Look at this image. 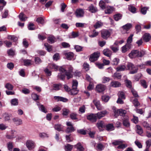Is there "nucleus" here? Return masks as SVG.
<instances>
[{"label": "nucleus", "instance_id": "11", "mask_svg": "<svg viewBox=\"0 0 151 151\" xmlns=\"http://www.w3.org/2000/svg\"><path fill=\"white\" fill-rule=\"evenodd\" d=\"M26 145L28 148L30 150L35 147V143L31 140H28L26 142Z\"/></svg>", "mask_w": 151, "mask_h": 151}, {"label": "nucleus", "instance_id": "61", "mask_svg": "<svg viewBox=\"0 0 151 151\" xmlns=\"http://www.w3.org/2000/svg\"><path fill=\"white\" fill-rule=\"evenodd\" d=\"M28 29L29 30H34L35 27H34V24L32 23H30L28 26Z\"/></svg>", "mask_w": 151, "mask_h": 151}, {"label": "nucleus", "instance_id": "38", "mask_svg": "<svg viewBox=\"0 0 151 151\" xmlns=\"http://www.w3.org/2000/svg\"><path fill=\"white\" fill-rule=\"evenodd\" d=\"M13 143L12 142H9L7 143V147L9 151H12L13 148Z\"/></svg>", "mask_w": 151, "mask_h": 151}, {"label": "nucleus", "instance_id": "56", "mask_svg": "<svg viewBox=\"0 0 151 151\" xmlns=\"http://www.w3.org/2000/svg\"><path fill=\"white\" fill-rule=\"evenodd\" d=\"M65 74H63L61 73H58V78L60 80H64L65 79Z\"/></svg>", "mask_w": 151, "mask_h": 151}, {"label": "nucleus", "instance_id": "35", "mask_svg": "<svg viewBox=\"0 0 151 151\" xmlns=\"http://www.w3.org/2000/svg\"><path fill=\"white\" fill-rule=\"evenodd\" d=\"M99 5L102 9H105L107 6L106 5V3L103 0H101L100 1L99 4Z\"/></svg>", "mask_w": 151, "mask_h": 151}, {"label": "nucleus", "instance_id": "49", "mask_svg": "<svg viewBox=\"0 0 151 151\" xmlns=\"http://www.w3.org/2000/svg\"><path fill=\"white\" fill-rule=\"evenodd\" d=\"M38 108L39 110L45 113H47V109L45 108L44 106L42 105H40L39 106Z\"/></svg>", "mask_w": 151, "mask_h": 151}, {"label": "nucleus", "instance_id": "36", "mask_svg": "<svg viewBox=\"0 0 151 151\" xmlns=\"http://www.w3.org/2000/svg\"><path fill=\"white\" fill-rule=\"evenodd\" d=\"M106 129L108 131H111L114 130V127L113 124H110L106 126Z\"/></svg>", "mask_w": 151, "mask_h": 151}, {"label": "nucleus", "instance_id": "64", "mask_svg": "<svg viewBox=\"0 0 151 151\" xmlns=\"http://www.w3.org/2000/svg\"><path fill=\"white\" fill-rule=\"evenodd\" d=\"M95 65L99 69H102L104 66V64L103 63H100L98 62L95 63Z\"/></svg>", "mask_w": 151, "mask_h": 151}, {"label": "nucleus", "instance_id": "25", "mask_svg": "<svg viewBox=\"0 0 151 151\" xmlns=\"http://www.w3.org/2000/svg\"><path fill=\"white\" fill-rule=\"evenodd\" d=\"M63 85L61 83L54 84H53L54 90L55 91H58L62 87Z\"/></svg>", "mask_w": 151, "mask_h": 151}, {"label": "nucleus", "instance_id": "3", "mask_svg": "<svg viewBox=\"0 0 151 151\" xmlns=\"http://www.w3.org/2000/svg\"><path fill=\"white\" fill-rule=\"evenodd\" d=\"M78 85V81L76 80H73L72 88L70 89L68 93L72 95L77 94L78 92V90L77 88Z\"/></svg>", "mask_w": 151, "mask_h": 151}, {"label": "nucleus", "instance_id": "37", "mask_svg": "<svg viewBox=\"0 0 151 151\" xmlns=\"http://www.w3.org/2000/svg\"><path fill=\"white\" fill-rule=\"evenodd\" d=\"M98 34V32H96L95 30H93L91 33H90L89 36L90 37H94L97 36Z\"/></svg>", "mask_w": 151, "mask_h": 151}, {"label": "nucleus", "instance_id": "20", "mask_svg": "<svg viewBox=\"0 0 151 151\" xmlns=\"http://www.w3.org/2000/svg\"><path fill=\"white\" fill-rule=\"evenodd\" d=\"M106 113L107 111H103L100 112H98L97 114H96V116H97V119H100L104 116Z\"/></svg>", "mask_w": 151, "mask_h": 151}, {"label": "nucleus", "instance_id": "17", "mask_svg": "<svg viewBox=\"0 0 151 151\" xmlns=\"http://www.w3.org/2000/svg\"><path fill=\"white\" fill-rule=\"evenodd\" d=\"M12 120L17 125H21L22 123V120L18 117H15L13 118Z\"/></svg>", "mask_w": 151, "mask_h": 151}, {"label": "nucleus", "instance_id": "5", "mask_svg": "<svg viewBox=\"0 0 151 151\" xmlns=\"http://www.w3.org/2000/svg\"><path fill=\"white\" fill-rule=\"evenodd\" d=\"M145 51L141 50L139 51L137 50H133V58L138 57H142L145 54Z\"/></svg>", "mask_w": 151, "mask_h": 151}, {"label": "nucleus", "instance_id": "57", "mask_svg": "<svg viewBox=\"0 0 151 151\" xmlns=\"http://www.w3.org/2000/svg\"><path fill=\"white\" fill-rule=\"evenodd\" d=\"M31 96L32 99L35 101H37L39 99V96L36 93H32Z\"/></svg>", "mask_w": 151, "mask_h": 151}, {"label": "nucleus", "instance_id": "45", "mask_svg": "<svg viewBox=\"0 0 151 151\" xmlns=\"http://www.w3.org/2000/svg\"><path fill=\"white\" fill-rule=\"evenodd\" d=\"M104 148V146L101 143L98 144L96 146V149L98 151H101Z\"/></svg>", "mask_w": 151, "mask_h": 151}, {"label": "nucleus", "instance_id": "18", "mask_svg": "<svg viewBox=\"0 0 151 151\" xmlns=\"http://www.w3.org/2000/svg\"><path fill=\"white\" fill-rule=\"evenodd\" d=\"M110 85L112 87L117 88L121 86V83L116 81H113L111 82Z\"/></svg>", "mask_w": 151, "mask_h": 151}, {"label": "nucleus", "instance_id": "27", "mask_svg": "<svg viewBox=\"0 0 151 151\" xmlns=\"http://www.w3.org/2000/svg\"><path fill=\"white\" fill-rule=\"evenodd\" d=\"M123 119V124L126 127H129V123L128 121V117L127 116H125Z\"/></svg>", "mask_w": 151, "mask_h": 151}, {"label": "nucleus", "instance_id": "1", "mask_svg": "<svg viewBox=\"0 0 151 151\" xmlns=\"http://www.w3.org/2000/svg\"><path fill=\"white\" fill-rule=\"evenodd\" d=\"M73 68L70 65H67L64 68L62 67H60L59 68V71L60 73H65L66 76L67 77V79H69L72 78L73 76Z\"/></svg>", "mask_w": 151, "mask_h": 151}, {"label": "nucleus", "instance_id": "15", "mask_svg": "<svg viewBox=\"0 0 151 151\" xmlns=\"http://www.w3.org/2000/svg\"><path fill=\"white\" fill-rule=\"evenodd\" d=\"M64 55L66 58V59L69 60H72L73 59L74 54L72 52H69L64 53Z\"/></svg>", "mask_w": 151, "mask_h": 151}, {"label": "nucleus", "instance_id": "46", "mask_svg": "<svg viewBox=\"0 0 151 151\" xmlns=\"http://www.w3.org/2000/svg\"><path fill=\"white\" fill-rule=\"evenodd\" d=\"M8 39H10L14 42H16L18 38L17 37L14 35H8L7 37Z\"/></svg>", "mask_w": 151, "mask_h": 151}, {"label": "nucleus", "instance_id": "26", "mask_svg": "<svg viewBox=\"0 0 151 151\" xmlns=\"http://www.w3.org/2000/svg\"><path fill=\"white\" fill-rule=\"evenodd\" d=\"M135 130L137 133L140 135L142 134L143 132V130L142 128L139 125H136Z\"/></svg>", "mask_w": 151, "mask_h": 151}, {"label": "nucleus", "instance_id": "48", "mask_svg": "<svg viewBox=\"0 0 151 151\" xmlns=\"http://www.w3.org/2000/svg\"><path fill=\"white\" fill-rule=\"evenodd\" d=\"M5 87L8 90H12L13 88V86L9 83H7L5 86Z\"/></svg>", "mask_w": 151, "mask_h": 151}, {"label": "nucleus", "instance_id": "59", "mask_svg": "<svg viewBox=\"0 0 151 151\" xmlns=\"http://www.w3.org/2000/svg\"><path fill=\"white\" fill-rule=\"evenodd\" d=\"M39 137L42 138H44L45 137H48L49 135L45 133H41L39 134Z\"/></svg>", "mask_w": 151, "mask_h": 151}, {"label": "nucleus", "instance_id": "12", "mask_svg": "<svg viewBox=\"0 0 151 151\" xmlns=\"http://www.w3.org/2000/svg\"><path fill=\"white\" fill-rule=\"evenodd\" d=\"M93 102L98 110H101L103 108L100 104V101L96 99H94Z\"/></svg>", "mask_w": 151, "mask_h": 151}, {"label": "nucleus", "instance_id": "62", "mask_svg": "<svg viewBox=\"0 0 151 151\" xmlns=\"http://www.w3.org/2000/svg\"><path fill=\"white\" fill-rule=\"evenodd\" d=\"M12 105H17L18 104V99H12L11 101Z\"/></svg>", "mask_w": 151, "mask_h": 151}, {"label": "nucleus", "instance_id": "19", "mask_svg": "<svg viewBox=\"0 0 151 151\" xmlns=\"http://www.w3.org/2000/svg\"><path fill=\"white\" fill-rule=\"evenodd\" d=\"M103 54L105 56L110 58L111 55V51L108 49H104L103 51Z\"/></svg>", "mask_w": 151, "mask_h": 151}, {"label": "nucleus", "instance_id": "28", "mask_svg": "<svg viewBox=\"0 0 151 151\" xmlns=\"http://www.w3.org/2000/svg\"><path fill=\"white\" fill-rule=\"evenodd\" d=\"M143 38L145 42H148L150 40L151 36L149 34L146 33L143 35Z\"/></svg>", "mask_w": 151, "mask_h": 151}, {"label": "nucleus", "instance_id": "34", "mask_svg": "<svg viewBox=\"0 0 151 151\" xmlns=\"http://www.w3.org/2000/svg\"><path fill=\"white\" fill-rule=\"evenodd\" d=\"M75 129L74 128L73 126H71L70 127H68L67 128L65 129V132L67 133H71L72 132L74 131Z\"/></svg>", "mask_w": 151, "mask_h": 151}, {"label": "nucleus", "instance_id": "21", "mask_svg": "<svg viewBox=\"0 0 151 151\" xmlns=\"http://www.w3.org/2000/svg\"><path fill=\"white\" fill-rule=\"evenodd\" d=\"M105 9V12L106 14H110L114 11V8L110 6H107Z\"/></svg>", "mask_w": 151, "mask_h": 151}, {"label": "nucleus", "instance_id": "39", "mask_svg": "<svg viewBox=\"0 0 151 151\" xmlns=\"http://www.w3.org/2000/svg\"><path fill=\"white\" fill-rule=\"evenodd\" d=\"M78 114L75 113L73 112L71 113L70 114V117L72 120L77 119V117Z\"/></svg>", "mask_w": 151, "mask_h": 151}, {"label": "nucleus", "instance_id": "16", "mask_svg": "<svg viewBox=\"0 0 151 151\" xmlns=\"http://www.w3.org/2000/svg\"><path fill=\"white\" fill-rule=\"evenodd\" d=\"M54 99L57 101H61L64 102H66L68 101V99L59 96H55Z\"/></svg>", "mask_w": 151, "mask_h": 151}, {"label": "nucleus", "instance_id": "29", "mask_svg": "<svg viewBox=\"0 0 151 151\" xmlns=\"http://www.w3.org/2000/svg\"><path fill=\"white\" fill-rule=\"evenodd\" d=\"M112 77H113L114 79L118 80L120 79L121 78L122 75L120 73L116 72L112 76Z\"/></svg>", "mask_w": 151, "mask_h": 151}, {"label": "nucleus", "instance_id": "2", "mask_svg": "<svg viewBox=\"0 0 151 151\" xmlns=\"http://www.w3.org/2000/svg\"><path fill=\"white\" fill-rule=\"evenodd\" d=\"M132 42V34H131L127 39L126 44L122 47V52H125L131 47Z\"/></svg>", "mask_w": 151, "mask_h": 151}, {"label": "nucleus", "instance_id": "24", "mask_svg": "<svg viewBox=\"0 0 151 151\" xmlns=\"http://www.w3.org/2000/svg\"><path fill=\"white\" fill-rule=\"evenodd\" d=\"M75 147L77 149L76 151H83L84 148L81 143H78L75 145Z\"/></svg>", "mask_w": 151, "mask_h": 151}, {"label": "nucleus", "instance_id": "33", "mask_svg": "<svg viewBox=\"0 0 151 151\" xmlns=\"http://www.w3.org/2000/svg\"><path fill=\"white\" fill-rule=\"evenodd\" d=\"M19 17L21 21H25L27 18V17L22 12H21L19 14Z\"/></svg>", "mask_w": 151, "mask_h": 151}, {"label": "nucleus", "instance_id": "41", "mask_svg": "<svg viewBox=\"0 0 151 151\" xmlns=\"http://www.w3.org/2000/svg\"><path fill=\"white\" fill-rule=\"evenodd\" d=\"M55 37L52 36H50L47 39L48 42L50 43H54L55 42Z\"/></svg>", "mask_w": 151, "mask_h": 151}, {"label": "nucleus", "instance_id": "40", "mask_svg": "<svg viewBox=\"0 0 151 151\" xmlns=\"http://www.w3.org/2000/svg\"><path fill=\"white\" fill-rule=\"evenodd\" d=\"M142 75L141 73H138L134 77V81H138L142 77Z\"/></svg>", "mask_w": 151, "mask_h": 151}, {"label": "nucleus", "instance_id": "55", "mask_svg": "<svg viewBox=\"0 0 151 151\" xmlns=\"http://www.w3.org/2000/svg\"><path fill=\"white\" fill-rule=\"evenodd\" d=\"M31 61L29 60H24V65L26 66L30 65H31Z\"/></svg>", "mask_w": 151, "mask_h": 151}, {"label": "nucleus", "instance_id": "30", "mask_svg": "<svg viewBox=\"0 0 151 151\" xmlns=\"http://www.w3.org/2000/svg\"><path fill=\"white\" fill-rule=\"evenodd\" d=\"M133 104L136 108L139 107L140 105V103L138 101L137 99H135L133 101Z\"/></svg>", "mask_w": 151, "mask_h": 151}, {"label": "nucleus", "instance_id": "13", "mask_svg": "<svg viewBox=\"0 0 151 151\" xmlns=\"http://www.w3.org/2000/svg\"><path fill=\"white\" fill-rule=\"evenodd\" d=\"M96 125L100 131H102L103 128L105 127L104 122L101 121H99L97 123Z\"/></svg>", "mask_w": 151, "mask_h": 151}, {"label": "nucleus", "instance_id": "10", "mask_svg": "<svg viewBox=\"0 0 151 151\" xmlns=\"http://www.w3.org/2000/svg\"><path fill=\"white\" fill-rule=\"evenodd\" d=\"M106 88V86L104 85L99 84L96 86V89L97 92H102L104 91Z\"/></svg>", "mask_w": 151, "mask_h": 151}, {"label": "nucleus", "instance_id": "32", "mask_svg": "<svg viewBox=\"0 0 151 151\" xmlns=\"http://www.w3.org/2000/svg\"><path fill=\"white\" fill-rule=\"evenodd\" d=\"M48 67L51 69H54L55 71L57 70L58 69V66L54 63H51L49 64Z\"/></svg>", "mask_w": 151, "mask_h": 151}, {"label": "nucleus", "instance_id": "14", "mask_svg": "<svg viewBox=\"0 0 151 151\" xmlns=\"http://www.w3.org/2000/svg\"><path fill=\"white\" fill-rule=\"evenodd\" d=\"M84 12L81 9H77L75 12V14L77 17L79 18L83 16Z\"/></svg>", "mask_w": 151, "mask_h": 151}, {"label": "nucleus", "instance_id": "43", "mask_svg": "<svg viewBox=\"0 0 151 151\" xmlns=\"http://www.w3.org/2000/svg\"><path fill=\"white\" fill-rule=\"evenodd\" d=\"M103 25V24L102 22L98 21L94 25L93 27L96 29L102 26Z\"/></svg>", "mask_w": 151, "mask_h": 151}, {"label": "nucleus", "instance_id": "4", "mask_svg": "<svg viewBox=\"0 0 151 151\" xmlns=\"http://www.w3.org/2000/svg\"><path fill=\"white\" fill-rule=\"evenodd\" d=\"M124 141L121 140H116L114 141L112 144L113 145H118L117 148L118 149H122L127 147V145L126 144H123Z\"/></svg>", "mask_w": 151, "mask_h": 151}, {"label": "nucleus", "instance_id": "6", "mask_svg": "<svg viewBox=\"0 0 151 151\" xmlns=\"http://www.w3.org/2000/svg\"><path fill=\"white\" fill-rule=\"evenodd\" d=\"M100 56L99 52H95L92 54L89 58V60L91 62H94L97 60Z\"/></svg>", "mask_w": 151, "mask_h": 151}, {"label": "nucleus", "instance_id": "60", "mask_svg": "<svg viewBox=\"0 0 151 151\" xmlns=\"http://www.w3.org/2000/svg\"><path fill=\"white\" fill-rule=\"evenodd\" d=\"M113 110L114 116L117 117L119 115V109L116 110L115 108L114 107L113 108Z\"/></svg>", "mask_w": 151, "mask_h": 151}, {"label": "nucleus", "instance_id": "31", "mask_svg": "<svg viewBox=\"0 0 151 151\" xmlns=\"http://www.w3.org/2000/svg\"><path fill=\"white\" fill-rule=\"evenodd\" d=\"M126 68L125 66L124 65H121L119 66L116 68L117 71H124Z\"/></svg>", "mask_w": 151, "mask_h": 151}, {"label": "nucleus", "instance_id": "9", "mask_svg": "<svg viewBox=\"0 0 151 151\" xmlns=\"http://www.w3.org/2000/svg\"><path fill=\"white\" fill-rule=\"evenodd\" d=\"M87 118L92 122H96L97 120V116L95 114H91L88 115L87 116Z\"/></svg>", "mask_w": 151, "mask_h": 151}, {"label": "nucleus", "instance_id": "42", "mask_svg": "<svg viewBox=\"0 0 151 151\" xmlns=\"http://www.w3.org/2000/svg\"><path fill=\"white\" fill-rule=\"evenodd\" d=\"M36 21L39 24H43L44 23V20L41 17L37 18Z\"/></svg>", "mask_w": 151, "mask_h": 151}, {"label": "nucleus", "instance_id": "44", "mask_svg": "<svg viewBox=\"0 0 151 151\" xmlns=\"http://www.w3.org/2000/svg\"><path fill=\"white\" fill-rule=\"evenodd\" d=\"M73 147V145L68 144L65 146V149L66 151H70Z\"/></svg>", "mask_w": 151, "mask_h": 151}, {"label": "nucleus", "instance_id": "50", "mask_svg": "<svg viewBox=\"0 0 151 151\" xmlns=\"http://www.w3.org/2000/svg\"><path fill=\"white\" fill-rule=\"evenodd\" d=\"M125 82L126 83L127 87L129 88H131L132 87V82L131 81L128 80H125Z\"/></svg>", "mask_w": 151, "mask_h": 151}, {"label": "nucleus", "instance_id": "7", "mask_svg": "<svg viewBox=\"0 0 151 151\" xmlns=\"http://www.w3.org/2000/svg\"><path fill=\"white\" fill-rule=\"evenodd\" d=\"M111 35L110 32L107 29H103L101 31V37L103 38L107 39Z\"/></svg>", "mask_w": 151, "mask_h": 151}, {"label": "nucleus", "instance_id": "23", "mask_svg": "<svg viewBox=\"0 0 151 151\" xmlns=\"http://www.w3.org/2000/svg\"><path fill=\"white\" fill-rule=\"evenodd\" d=\"M88 10L89 11L92 13H94L97 11V8L92 4L88 7Z\"/></svg>", "mask_w": 151, "mask_h": 151}, {"label": "nucleus", "instance_id": "47", "mask_svg": "<svg viewBox=\"0 0 151 151\" xmlns=\"http://www.w3.org/2000/svg\"><path fill=\"white\" fill-rule=\"evenodd\" d=\"M118 98H119L122 99H125V93L123 91L119 92L118 93Z\"/></svg>", "mask_w": 151, "mask_h": 151}, {"label": "nucleus", "instance_id": "63", "mask_svg": "<svg viewBox=\"0 0 151 151\" xmlns=\"http://www.w3.org/2000/svg\"><path fill=\"white\" fill-rule=\"evenodd\" d=\"M63 114L65 116L67 115L70 112L69 110L68 109L66 108L63 109Z\"/></svg>", "mask_w": 151, "mask_h": 151}, {"label": "nucleus", "instance_id": "8", "mask_svg": "<svg viewBox=\"0 0 151 151\" xmlns=\"http://www.w3.org/2000/svg\"><path fill=\"white\" fill-rule=\"evenodd\" d=\"M132 27L131 24L127 23L122 26L121 28V31L123 34L129 31Z\"/></svg>", "mask_w": 151, "mask_h": 151}, {"label": "nucleus", "instance_id": "51", "mask_svg": "<svg viewBox=\"0 0 151 151\" xmlns=\"http://www.w3.org/2000/svg\"><path fill=\"white\" fill-rule=\"evenodd\" d=\"M119 115L123 116V118H125V115L126 113V111L125 110L123 109H119Z\"/></svg>", "mask_w": 151, "mask_h": 151}, {"label": "nucleus", "instance_id": "52", "mask_svg": "<svg viewBox=\"0 0 151 151\" xmlns=\"http://www.w3.org/2000/svg\"><path fill=\"white\" fill-rule=\"evenodd\" d=\"M122 17V14H118L114 16V18L115 20L118 21L121 19Z\"/></svg>", "mask_w": 151, "mask_h": 151}, {"label": "nucleus", "instance_id": "22", "mask_svg": "<svg viewBox=\"0 0 151 151\" xmlns=\"http://www.w3.org/2000/svg\"><path fill=\"white\" fill-rule=\"evenodd\" d=\"M54 127L55 130L59 132L63 131V126L60 124H56L55 125Z\"/></svg>", "mask_w": 151, "mask_h": 151}, {"label": "nucleus", "instance_id": "58", "mask_svg": "<svg viewBox=\"0 0 151 151\" xmlns=\"http://www.w3.org/2000/svg\"><path fill=\"white\" fill-rule=\"evenodd\" d=\"M75 49L77 52H80L82 50L83 47L78 45H76L74 46Z\"/></svg>", "mask_w": 151, "mask_h": 151}, {"label": "nucleus", "instance_id": "53", "mask_svg": "<svg viewBox=\"0 0 151 151\" xmlns=\"http://www.w3.org/2000/svg\"><path fill=\"white\" fill-rule=\"evenodd\" d=\"M119 62V59L117 58H115L112 61V64L114 65H117Z\"/></svg>", "mask_w": 151, "mask_h": 151}, {"label": "nucleus", "instance_id": "54", "mask_svg": "<svg viewBox=\"0 0 151 151\" xmlns=\"http://www.w3.org/2000/svg\"><path fill=\"white\" fill-rule=\"evenodd\" d=\"M44 46L46 48V49L48 52H50L52 50V47L48 44L47 43L44 44Z\"/></svg>", "mask_w": 151, "mask_h": 151}]
</instances>
